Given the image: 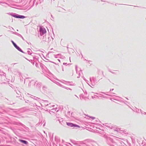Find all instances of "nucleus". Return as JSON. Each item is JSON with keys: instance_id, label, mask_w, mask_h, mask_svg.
<instances>
[{"instance_id": "1", "label": "nucleus", "mask_w": 146, "mask_h": 146, "mask_svg": "<svg viewBox=\"0 0 146 146\" xmlns=\"http://www.w3.org/2000/svg\"><path fill=\"white\" fill-rule=\"evenodd\" d=\"M98 145L95 141L90 139H87L80 145V146H97Z\"/></svg>"}, {"instance_id": "2", "label": "nucleus", "mask_w": 146, "mask_h": 146, "mask_svg": "<svg viewBox=\"0 0 146 146\" xmlns=\"http://www.w3.org/2000/svg\"><path fill=\"white\" fill-rule=\"evenodd\" d=\"M7 14L17 18L23 19L26 17L25 16L23 15H20L15 13H7Z\"/></svg>"}, {"instance_id": "3", "label": "nucleus", "mask_w": 146, "mask_h": 146, "mask_svg": "<svg viewBox=\"0 0 146 146\" xmlns=\"http://www.w3.org/2000/svg\"><path fill=\"white\" fill-rule=\"evenodd\" d=\"M104 137L106 139L107 144L111 146L114 141L112 139L106 135H104Z\"/></svg>"}, {"instance_id": "4", "label": "nucleus", "mask_w": 146, "mask_h": 146, "mask_svg": "<svg viewBox=\"0 0 146 146\" xmlns=\"http://www.w3.org/2000/svg\"><path fill=\"white\" fill-rule=\"evenodd\" d=\"M43 0H34L33 2V5L31 6L29 9L32 8L34 5L37 6L38 4H39L43 2Z\"/></svg>"}, {"instance_id": "5", "label": "nucleus", "mask_w": 146, "mask_h": 146, "mask_svg": "<svg viewBox=\"0 0 146 146\" xmlns=\"http://www.w3.org/2000/svg\"><path fill=\"white\" fill-rule=\"evenodd\" d=\"M90 80L91 82L90 84L88 83V84L92 88V86H94L96 85V78L94 77H92V78H90Z\"/></svg>"}, {"instance_id": "6", "label": "nucleus", "mask_w": 146, "mask_h": 146, "mask_svg": "<svg viewBox=\"0 0 146 146\" xmlns=\"http://www.w3.org/2000/svg\"><path fill=\"white\" fill-rule=\"evenodd\" d=\"M11 42H12V43L13 44L15 48H16L18 50L20 51L21 52H22L23 53H25V52H24L22 50V49L18 46L17 44L14 42L13 41L11 40Z\"/></svg>"}, {"instance_id": "7", "label": "nucleus", "mask_w": 146, "mask_h": 146, "mask_svg": "<svg viewBox=\"0 0 146 146\" xmlns=\"http://www.w3.org/2000/svg\"><path fill=\"white\" fill-rule=\"evenodd\" d=\"M66 124L67 125L71 127H73L74 128L80 127V126L79 125L71 123L66 122Z\"/></svg>"}, {"instance_id": "8", "label": "nucleus", "mask_w": 146, "mask_h": 146, "mask_svg": "<svg viewBox=\"0 0 146 146\" xmlns=\"http://www.w3.org/2000/svg\"><path fill=\"white\" fill-rule=\"evenodd\" d=\"M42 86L41 83L37 81H36V83L35 85V87L37 89H40Z\"/></svg>"}, {"instance_id": "9", "label": "nucleus", "mask_w": 146, "mask_h": 146, "mask_svg": "<svg viewBox=\"0 0 146 146\" xmlns=\"http://www.w3.org/2000/svg\"><path fill=\"white\" fill-rule=\"evenodd\" d=\"M39 33L40 35L42 36L46 33V31L44 29L40 27Z\"/></svg>"}, {"instance_id": "10", "label": "nucleus", "mask_w": 146, "mask_h": 146, "mask_svg": "<svg viewBox=\"0 0 146 146\" xmlns=\"http://www.w3.org/2000/svg\"><path fill=\"white\" fill-rule=\"evenodd\" d=\"M36 83V81L34 80H31L29 83V87H31L34 86L35 87Z\"/></svg>"}, {"instance_id": "11", "label": "nucleus", "mask_w": 146, "mask_h": 146, "mask_svg": "<svg viewBox=\"0 0 146 146\" xmlns=\"http://www.w3.org/2000/svg\"><path fill=\"white\" fill-rule=\"evenodd\" d=\"M120 145V143L118 141H114L111 146H119Z\"/></svg>"}, {"instance_id": "12", "label": "nucleus", "mask_w": 146, "mask_h": 146, "mask_svg": "<svg viewBox=\"0 0 146 146\" xmlns=\"http://www.w3.org/2000/svg\"><path fill=\"white\" fill-rule=\"evenodd\" d=\"M31 106H32L33 107H34L35 109H37L38 110L40 108V106H38L35 103H32Z\"/></svg>"}, {"instance_id": "13", "label": "nucleus", "mask_w": 146, "mask_h": 146, "mask_svg": "<svg viewBox=\"0 0 146 146\" xmlns=\"http://www.w3.org/2000/svg\"><path fill=\"white\" fill-rule=\"evenodd\" d=\"M77 68L78 66L76 65V72L77 74H78V76L77 77V78H79L80 76V73L82 72V71L81 70L79 71L78 72L77 71Z\"/></svg>"}, {"instance_id": "14", "label": "nucleus", "mask_w": 146, "mask_h": 146, "mask_svg": "<svg viewBox=\"0 0 146 146\" xmlns=\"http://www.w3.org/2000/svg\"><path fill=\"white\" fill-rule=\"evenodd\" d=\"M19 141H20V142H21V143H22L25 145H27L28 144V142L27 141H25V140H22L21 139H19Z\"/></svg>"}, {"instance_id": "15", "label": "nucleus", "mask_w": 146, "mask_h": 146, "mask_svg": "<svg viewBox=\"0 0 146 146\" xmlns=\"http://www.w3.org/2000/svg\"><path fill=\"white\" fill-rule=\"evenodd\" d=\"M114 130L115 131H117V132H119L120 133H122V132L123 131V133H125V134L126 133V131H125L124 130V131H123L122 130H120V129H114Z\"/></svg>"}, {"instance_id": "16", "label": "nucleus", "mask_w": 146, "mask_h": 146, "mask_svg": "<svg viewBox=\"0 0 146 146\" xmlns=\"http://www.w3.org/2000/svg\"><path fill=\"white\" fill-rule=\"evenodd\" d=\"M57 110V108H53L52 109H51V110L50 111V113H51V112L54 113L56 111L57 112L58 110Z\"/></svg>"}, {"instance_id": "17", "label": "nucleus", "mask_w": 146, "mask_h": 146, "mask_svg": "<svg viewBox=\"0 0 146 146\" xmlns=\"http://www.w3.org/2000/svg\"><path fill=\"white\" fill-rule=\"evenodd\" d=\"M70 111H68L67 112V114L66 115L67 117L69 118H70V117L72 116V113H71L70 114Z\"/></svg>"}, {"instance_id": "18", "label": "nucleus", "mask_w": 146, "mask_h": 146, "mask_svg": "<svg viewBox=\"0 0 146 146\" xmlns=\"http://www.w3.org/2000/svg\"><path fill=\"white\" fill-rule=\"evenodd\" d=\"M12 33H13V34H15L19 37H22V35H20V34L18 33H17V32H13V31H11Z\"/></svg>"}, {"instance_id": "19", "label": "nucleus", "mask_w": 146, "mask_h": 146, "mask_svg": "<svg viewBox=\"0 0 146 146\" xmlns=\"http://www.w3.org/2000/svg\"><path fill=\"white\" fill-rule=\"evenodd\" d=\"M2 112H5V113H7V111L5 110H3L2 109V108L0 107V113L1 114H3Z\"/></svg>"}, {"instance_id": "20", "label": "nucleus", "mask_w": 146, "mask_h": 146, "mask_svg": "<svg viewBox=\"0 0 146 146\" xmlns=\"http://www.w3.org/2000/svg\"><path fill=\"white\" fill-rule=\"evenodd\" d=\"M40 66L42 68L45 69L46 68V66L43 64L40 63Z\"/></svg>"}, {"instance_id": "21", "label": "nucleus", "mask_w": 146, "mask_h": 146, "mask_svg": "<svg viewBox=\"0 0 146 146\" xmlns=\"http://www.w3.org/2000/svg\"><path fill=\"white\" fill-rule=\"evenodd\" d=\"M28 50L27 51V53L28 54L31 55L32 54V51L30 49H28Z\"/></svg>"}, {"instance_id": "22", "label": "nucleus", "mask_w": 146, "mask_h": 146, "mask_svg": "<svg viewBox=\"0 0 146 146\" xmlns=\"http://www.w3.org/2000/svg\"><path fill=\"white\" fill-rule=\"evenodd\" d=\"M58 8H59L60 11H58L59 12H64L63 11H65V10L63 9V8L59 7H58Z\"/></svg>"}, {"instance_id": "23", "label": "nucleus", "mask_w": 146, "mask_h": 146, "mask_svg": "<svg viewBox=\"0 0 146 146\" xmlns=\"http://www.w3.org/2000/svg\"><path fill=\"white\" fill-rule=\"evenodd\" d=\"M96 94H98V95H99V96H100L101 97H102V98H106V97L105 96H104V95H103L102 94H100L99 93H96Z\"/></svg>"}, {"instance_id": "24", "label": "nucleus", "mask_w": 146, "mask_h": 146, "mask_svg": "<svg viewBox=\"0 0 146 146\" xmlns=\"http://www.w3.org/2000/svg\"><path fill=\"white\" fill-rule=\"evenodd\" d=\"M66 122L65 120H63L62 121L61 123L60 124L63 125L64 126L66 125Z\"/></svg>"}, {"instance_id": "25", "label": "nucleus", "mask_w": 146, "mask_h": 146, "mask_svg": "<svg viewBox=\"0 0 146 146\" xmlns=\"http://www.w3.org/2000/svg\"><path fill=\"white\" fill-rule=\"evenodd\" d=\"M17 94L18 95V96H17V97H19V95H21V93L18 90H17L16 91Z\"/></svg>"}, {"instance_id": "26", "label": "nucleus", "mask_w": 146, "mask_h": 146, "mask_svg": "<svg viewBox=\"0 0 146 146\" xmlns=\"http://www.w3.org/2000/svg\"><path fill=\"white\" fill-rule=\"evenodd\" d=\"M32 96V95H31ZM33 97H31V98L34 99L36 100H38L39 98H37L36 96H33Z\"/></svg>"}, {"instance_id": "27", "label": "nucleus", "mask_w": 146, "mask_h": 146, "mask_svg": "<svg viewBox=\"0 0 146 146\" xmlns=\"http://www.w3.org/2000/svg\"><path fill=\"white\" fill-rule=\"evenodd\" d=\"M56 121H58L60 123V124L62 122V121L63 120L62 119L60 118L59 119H56Z\"/></svg>"}, {"instance_id": "28", "label": "nucleus", "mask_w": 146, "mask_h": 146, "mask_svg": "<svg viewBox=\"0 0 146 146\" xmlns=\"http://www.w3.org/2000/svg\"><path fill=\"white\" fill-rule=\"evenodd\" d=\"M105 126H106V127L109 128H111V129L112 128V126H110L108 124L106 123L104 125Z\"/></svg>"}, {"instance_id": "29", "label": "nucleus", "mask_w": 146, "mask_h": 146, "mask_svg": "<svg viewBox=\"0 0 146 146\" xmlns=\"http://www.w3.org/2000/svg\"><path fill=\"white\" fill-rule=\"evenodd\" d=\"M56 84L59 85V86H60L61 87H62V88H64V86L62 85V84H61L60 83H59V82H57L56 83Z\"/></svg>"}, {"instance_id": "30", "label": "nucleus", "mask_w": 146, "mask_h": 146, "mask_svg": "<svg viewBox=\"0 0 146 146\" xmlns=\"http://www.w3.org/2000/svg\"><path fill=\"white\" fill-rule=\"evenodd\" d=\"M29 62H31V63L33 64L34 65L35 64V61L34 60H29Z\"/></svg>"}, {"instance_id": "31", "label": "nucleus", "mask_w": 146, "mask_h": 146, "mask_svg": "<svg viewBox=\"0 0 146 146\" xmlns=\"http://www.w3.org/2000/svg\"><path fill=\"white\" fill-rule=\"evenodd\" d=\"M101 93H102L104 94H105L106 95H108V96H112V97H113V96H114V95H110V94H105L104 92H101Z\"/></svg>"}, {"instance_id": "32", "label": "nucleus", "mask_w": 146, "mask_h": 146, "mask_svg": "<svg viewBox=\"0 0 146 146\" xmlns=\"http://www.w3.org/2000/svg\"><path fill=\"white\" fill-rule=\"evenodd\" d=\"M46 89H47V87L46 86H43L42 87V89L44 91L46 90Z\"/></svg>"}, {"instance_id": "33", "label": "nucleus", "mask_w": 146, "mask_h": 146, "mask_svg": "<svg viewBox=\"0 0 146 146\" xmlns=\"http://www.w3.org/2000/svg\"><path fill=\"white\" fill-rule=\"evenodd\" d=\"M6 74L5 73H3V76H2L3 78H6Z\"/></svg>"}, {"instance_id": "34", "label": "nucleus", "mask_w": 146, "mask_h": 146, "mask_svg": "<svg viewBox=\"0 0 146 146\" xmlns=\"http://www.w3.org/2000/svg\"><path fill=\"white\" fill-rule=\"evenodd\" d=\"M35 66L36 67H37V68L39 67L38 64L37 63H36H36Z\"/></svg>"}, {"instance_id": "35", "label": "nucleus", "mask_w": 146, "mask_h": 146, "mask_svg": "<svg viewBox=\"0 0 146 146\" xmlns=\"http://www.w3.org/2000/svg\"><path fill=\"white\" fill-rule=\"evenodd\" d=\"M89 118H92V119H94L95 118V117L92 116H89Z\"/></svg>"}, {"instance_id": "36", "label": "nucleus", "mask_w": 146, "mask_h": 146, "mask_svg": "<svg viewBox=\"0 0 146 146\" xmlns=\"http://www.w3.org/2000/svg\"><path fill=\"white\" fill-rule=\"evenodd\" d=\"M65 88V89H66L67 90H71L70 88H67V87H66L65 86H64V88Z\"/></svg>"}, {"instance_id": "37", "label": "nucleus", "mask_w": 146, "mask_h": 146, "mask_svg": "<svg viewBox=\"0 0 146 146\" xmlns=\"http://www.w3.org/2000/svg\"><path fill=\"white\" fill-rule=\"evenodd\" d=\"M109 71L111 73H113V74H115V72H113L111 71L110 70H109Z\"/></svg>"}, {"instance_id": "38", "label": "nucleus", "mask_w": 146, "mask_h": 146, "mask_svg": "<svg viewBox=\"0 0 146 146\" xmlns=\"http://www.w3.org/2000/svg\"><path fill=\"white\" fill-rule=\"evenodd\" d=\"M25 101V102L27 103H29L28 102H29L28 100H26Z\"/></svg>"}, {"instance_id": "39", "label": "nucleus", "mask_w": 146, "mask_h": 146, "mask_svg": "<svg viewBox=\"0 0 146 146\" xmlns=\"http://www.w3.org/2000/svg\"><path fill=\"white\" fill-rule=\"evenodd\" d=\"M44 101L46 103H48V101L47 100H44Z\"/></svg>"}, {"instance_id": "40", "label": "nucleus", "mask_w": 146, "mask_h": 146, "mask_svg": "<svg viewBox=\"0 0 146 146\" xmlns=\"http://www.w3.org/2000/svg\"><path fill=\"white\" fill-rule=\"evenodd\" d=\"M29 104L30 105H32V103H32L31 102H29Z\"/></svg>"}, {"instance_id": "41", "label": "nucleus", "mask_w": 146, "mask_h": 146, "mask_svg": "<svg viewBox=\"0 0 146 146\" xmlns=\"http://www.w3.org/2000/svg\"><path fill=\"white\" fill-rule=\"evenodd\" d=\"M10 30L13 29V30H14L13 28H12V27H10Z\"/></svg>"}, {"instance_id": "42", "label": "nucleus", "mask_w": 146, "mask_h": 146, "mask_svg": "<svg viewBox=\"0 0 146 146\" xmlns=\"http://www.w3.org/2000/svg\"><path fill=\"white\" fill-rule=\"evenodd\" d=\"M19 76H21V73L20 72H19Z\"/></svg>"}, {"instance_id": "43", "label": "nucleus", "mask_w": 146, "mask_h": 146, "mask_svg": "<svg viewBox=\"0 0 146 146\" xmlns=\"http://www.w3.org/2000/svg\"><path fill=\"white\" fill-rule=\"evenodd\" d=\"M80 97H82V98H84V96H83V95H81V96H80Z\"/></svg>"}, {"instance_id": "44", "label": "nucleus", "mask_w": 146, "mask_h": 146, "mask_svg": "<svg viewBox=\"0 0 146 146\" xmlns=\"http://www.w3.org/2000/svg\"><path fill=\"white\" fill-rule=\"evenodd\" d=\"M63 65H66V64H67V63L64 62V63H63Z\"/></svg>"}, {"instance_id": "45", "label": "nucleus", "mask_w": 146, "mask_h": 146, "mask_svg": "<svg viewBox=\"0 0 146 146\" xmlns=\"http://www.w3.org/2000/svg\"><path fill=\"white\" fill-rule=\"evenodd\" d=\"M62 70L63 71H64V68H63V67L62 66Z\"/></svg>"}, {"instance_id": "46", "label": "nucleus", "mask_w": 146, "mask_h": 146, "mask_svg": "<svg viewBox=\"0 0 146 146\" xmlns=\"http://www.w3.org/2000/svg\"><path fill=\"white\" fill-rule=\"evenodd\" d=\"M91 97H92V98H93V99H94V98H95V97H94V96H92Z\"/></svg>"}, {"instance_id": "47", "label": "nucleus", "mask_w": 146, "mask_h": 146, "mask_svg": "<svg viewBox=\"0 0 146 146\" xmlns=\"http://www.w3.org/2000/svg\"><path fill=\"white\" fill-rule=\"evenodd\" d=\"M45 106H48V104H45Z\"/></svg>"}, {"instance_id": "48", "label": "nucleus", "mask_w": 146, "mask_h": 146, "mask_svg": "<svg viewBox=\"0 0 146 146\" xmlns=\"http://www.w3.org/2000/svg\"><path fill=\"white\" fill-rule=\"evenodd\" d=\"M19 124L20 125H23L22 123H19Z\"/></svg>"}, {"instance_id": "49", "label": "nucleus", "mask_w": 146, "mask_h": 146, "mask_svg": "<svg viewBox=\"0 0 146 146\" xmlns=\"http://www.w3.org/2000/svg\"><path fill=\"white\" fill-rule=\"evenodd\" d=\"M21 37L22 38V39H23V40H24V38H23V36H22V37Z\"/></svg>"}, {"instance_id": "50", "label": "nucleus", "mask_w": 146, "mask_h": 146, "mask_svg": "<svg viewBox=\"0 0 146 146\" xmlns=\"http://www.w3.org/2000/svg\"><path fill=\"white\" fill-rule=\"evenodd\" d=\"M113 89H110V91H113Z\"/></svg>"}, {"instance_id": "51", "label": "nucleus", "mask_w": 146, "mask_h": 146, "mask_svg": "<svg viewBox=\"0 0 146 146\" xmlns=\"http://www.w3.org/2000/svg\"><path fill=\"white\" fill-rule=\"evenodd\" d=\"M143 114H144L146 115V112H144Z\"/></svg>"}, {"instance_id": "52", "label": "nucleus", "mask_w": 146, "mask_h": 146, "mask_svg": "<svg viewBox=\"0 0 146 146\" xmlns=\"http://www.w3.org/2000/svg\"><path fill=\"white\" fill-rule=\"evenodd\" d=\"M85 93H86V94H87V92L86 91H85V92H84Z\"/></svg>"}, {"instance_id": "53", "label": "nucleus", "mask_w": 146, "mask_h": 146, "mask_svg": "<svg viewBox=\"0 0 146 146\" xmlns=\"http://www.w3.org/2000/svg\"><path fill=\"white\" fill-rule=\"evenodd\" d=\"M22 1V0H19V2H20L21 1Z\"/></svg>"}, {"instance_id": "54", "label": "nucleus", "mask_w": 146, "mask_h": 146, "mask_svg": "<svg viewBox=\"0 0 146 146\" xmlns=\"http://www.w3.org/2000/svg\"><path fill=\"white\" fill-rule=\"evenodd\" d=\"M75 96H76V97L78 98V97L76 95H75Z\"/></svg>"}, {"instance_id": "55", "label": "nucleus", "mask_w": 146, "mask_h": 146, "mask_svg": "<svg viewBox=\"0 0 146 146\" xmlns=\"http://www.w3.org/2000/svg\"><path fill=\"white\" fill-rule=\"evenodd\" d=\"M58 60L59 62H60V60L58 59Z\"/></svg>"}, {"instance_id": "56", "label": "nucleus", "mask_w": 146, "mask_h": 146, "mask_svg": "<svg viewBox=\"0 0 146 146\" xmlns=\"http://www.w3.org/2000/svg\"><path fill=\"white\" fill-rule=\"evenodd\" d=\"M84 80H85L86 81H87V82H88V81H87L86 80H85V79H84Z\"/></svg>"}, {"instance_id": "57", "label": "nucleus", "mask_w": 146, "mask_h": 146, "mask_svg": "<svg viewBox=\"0 0 146 146\" xmlns=\"http://www.w3.org/2000/svg\"><path fill=\"white\" fill-rule=\"evenodd\" d=\"M45 125V123H44V124H43V126H44Z\"/></svg>"}, {"instance_id": "58", "label": "nucleus", "mask_w": 146, "mask_h": 146, "mask_svg": "<svg viewBox=\"0 0 146 146\" xmlns=\"http://www.w3.org/2000/svg\"><path fill=\"white\" fill-rule=\"evenodd\" d=\"M60 54H57V55H60Z\"/></svg>"}, {"instance_id": "59", "label": "nucleus", "mask_w": 146, "mask_h": 146, "mask_svg": "<svg viewBox=\"0 0 146 146\" xmlns=\"http://www.w3.org/2000/svg\"><path fill=\"white\" fill-rule=\"evenodd\" d=\"M99 121V120H97V121Z\"/></svg>"}, {"instance_id": "60", "label": "nucleus", "mask_w": 146, "mask_h": 146, "mask_svg": "<svg viewBox=\"0 0 146 146\" xmlns=\"http://www.w3.org/2000/svg\"><path fill=\"white\" fill-rule=\"evenodd\" d=\"M95 96H96V97H98L97 96L95 95Z\"/></svg>"}, {"instance_id": "61", "label": "nucleus", "mask_w": 146, "mask_h": 146, "mask_svg": "<svg viewBox=\"0 0 146 146\" xmlns=\"http://www.w3.org/2000/svg\"><path fill=\"white\" fill-rule=\"evenodd\" d=\"M126 98V99H127V100H128V99L127 98Z\"/></svg>"}, {"instance_id": "62", "label": "nucleus", "mask_w": 146, "mask_h": 146, "mask_svg": "<svg viewBox=\"0 0 146 146\" xmlns=\"http://www.w3.org/2000/svg\"><path fill=\"white\" fill-rule=\"evenodd\" d=\"M115 5H117V4H115Z\"/></svg>"}, {"instance_id": "63", "label": "nucleus", "mask_w": 146, "mask_h": 146, "mask_svg": "<svg viewBox=\"0 0 146 146\" xmlns=\"http://www.w3.org/2000/svg\"><path fill=\"white\" fill-rule=\"evenodd\" d=\"M101 1H103V0H101Z\"/></svg>"}, {"instance_id": "64", "label": "nucleus", "mask_w": 146, "mask_h": 146, "mask_svg": "<svg viewBox=\"0 0 146 146\" xmlns=\"http://www.w3.org/2000/svg\"><path fill=\"white\" fill-rule=\"evenodd\" d=\"M31 3V1H30V3Z\"/></svg>"}]
</instances>
